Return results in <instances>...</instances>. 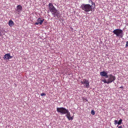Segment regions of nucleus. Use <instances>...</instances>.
<instances>
[{"instance_id":"obj_1","label":"nucleus","mask_w":128,"mask_h":128,"mask_svg":"<svg viewBox=\"0 0 128 128\" xmlns=\"http://www.w3.org/2000/svg\"><path fill=\"white\" fill-rule=\"evenodd\" d=\"M48 6L49 10L51 12L52 15L54 17L56 16L58 17L60 14L59 11L53 6V4L49 3Z\"/></svg>"},{"instance_id":"obj_2","label":"nucleus","mask_w":128,"mask_h":128,"mask_svg":"<svg viewBox=\"0 0 128 128\" xmlns=\"http://www.w3.org/2000/svg\"><path fill=\"white\" fill-rule=\"evenodd\" d=\"M81 8L86 12H88L90 11H94V8L92 9L91 6L89 4H83L80 6Z\"/></svg>"},{"instance_id":"obj_3","label":"nucleus","mask_w":128,"mask_h":128,"mask_svg":"<svg viewBox=\"0 0 128 128\" xmlns=\"http://www.w3.org/2000/svg\"><path fill=\"white\" fill-rule=\"evenodd\" d=\"M112 32L116 35L117 37L119 38H122L124 35L123 31L120 29H115Z\"/></svg>"},{"instance_id":"obj_4","label":"nucleus","mask_w":128,"mask_h":128,"mask_svg":"<svg viewBox=\"0 0 128 128\" xmlns=\"http://www.w3.org/2000/svg\"><path fill=\"white\" fill-rule=\"evenodd\" d=\"M68 109L63 107L58 108L56 110L58 113H60L61 115L66 114Z\"/></svg>"},{"instance_id":"obj_5","label":"nucleus","mask_w":128,"mask_h":128,"mask_svg":"<svg viewBox=\"0 0 128 128\" xmlns=\"http://www.w3.org/2000/svg\"><path fill=\"white\" fill-rule=\"evenodd\" d=\"M108 79H107L109 84L114 82L116 80V78L115 76L112 74H110L108 76Z\"/></svg>"},{"instance_id":"obj_6","label":"nucleus","mask_w":128,"mask_h":128,"mask_svg":"<svg viewBox=\"0 0 128 128\" xmlns=\"http://www.w3.org/2000/svg\"><path fill=\"white\" fill-rule=\"evenodd\" d=\"M81 82L86 88H89L90 86L89 82L88 80L85 79H83L82 81H81Z\"/></svg>"},{"instance_id":"obj_7","label":"nucleus","mask_w":128,"mask_h":128,"mask_svg":"<svg viewBox=\"0 0 128 128\" xmlns=\"http://www.w3.org/2000/svg\"><path fill=\"white\" fill-rule=\"evenodd\" d=\"M45 20L42 18H40L37 20V22L35 23V24L41 25L42 24L43 22H44Z\"/></svg>"},{"instance_id":"obj_8","label":"nucleus","mask_w":128,"mask_h":128,"mask_svg":"<svg viewBox=\"0 0 128 128\" xmlns=\"http://www.w3.org/2000/svg\"><path fill=\"white\" fill-rule=\"evenodd\" d=\"M22 6L20 5H19L17 6L16 9H15L16 11H15V12H16L15 13H17V12L18 14H20V12L22 11Z\"/></svg>"},{"instance_id":"obj_9","label":"nucleus","mask_w":128,"mask_h":128,"mask_svg":"<svg viewBox=\"0 0 128 128\" xmlns=\"http://www.w3.org/2000/svg\"><path fill=\"white\" fill-rule=\"evenodd\" d=\"M108 72L107 71H103L100 72V74L101 76L104 77L106 78L108 77V75L107 74Z\"/></svg>"},{"instance_id":"obj_10","label":"nucleus","mask_w":128,"mask_h":128,"mask_svg":"<svg viewBox=\"0 0 128 128\" xmlns=\"http://www.w3.org/2000/svg\"><path fill=\"white\" fill-rule=\"evenodd\" d=\"M10 53L6 54L4 56L3 58L5 60H9L12 58V56L10 55Z\"/></svg>"},{"instance_id":"obj_11","label":"nucleus","mask_w":128,"mask_h":128,"mask_svg":"<svg viewBox=\"0 0 128 128\" xmlns=\"http://www.w3.org/2000/svg\"><path fill=\"white\" fill-rule=\"evenodd\" d=\"M14 23L13 22L12 20H10L8 22L9 25L10 26L12 27L14 25Z\"/></svg>"},{"instance_id":"obj_12","label":"nucleus","mask_w":128,"mask_h":128,"mask_svg":"<svg viewBox=\"0 0 128 128\" xmlns=\"http://www.w3.org/2000/svg\"><path fill=\"white\" fill-rule=\"evenodd\" d=\"M101 81H102V82H104V83H106L107 84H109L107 80H106V79H103L101 80Z\"/></svg>"},{"instance_id":"obj_13","label":"nucleus","mask_w":128,"mask_h":128,"mask_svg":"<svg viewBox=\"0 0 128 128\" xmlns=\"http://www.w3.org/2000/svg\"><path fill=\"white\" fill-rule=\"evenodd\" d=\"M67 112H66V116L67 118H69V116H70V112H69L68 110V111H67Z\"/></svg>"},{"instance_id":"obj_14","label":"nucleus","mask_w":128,"mask_h":128,"mask_svg":"<svg viewBox=\"0 0 128 128\" xmlns=\"http://www.w3.org/2000/svg\"><path fill=\"white\" fill-rule=\"evenodd\" d=\"M88 2L89 3H91V4L90 5V6H92L93 5H94V6H95V3H94L93 4V2H92V0H89Z\"/></svg>"},{"instance_id":"obj_15","label":"nucleus","mask_w":128,"mask_h":128,"mask_svg":"<svg viewBox=\"0 0 128 128\" xmlns=\"http://www.w3.org/2000/svg\"><path fill=\"white\" fill-rule=\"evenodd\" d=\"M122 119H120L119 121L118 122V125H120V124L122 122Z\"/></svg>"},{"instance_id":"obj_16","label":"nucleus","mask_w":128,"mask_h":128,"mask_svg":"<svg viewBox=\"0 0 128 128\" xmlns=\"http://www.w3.org/2000/svg\"><path fill=\"white\" fill-rule=\"evenodd\" d=\"M91 113L92 115H94L95 114L94 111L93 110H92Z\"/></svg>"},{"instance_id":"obj_17","label":"nucleus","mask_w":128,"mask_h":128,"mask_svg":"<svg viewBox=\"0 0 128 128\" xmlns=\"http://www.w3.org/2000/svg\"><path fill=\"white\" fill-rule=\"evenodd\" d=\"M68 118L69 120H72L73 119L72 117L70 115V116L69 117V118Z\"/></svg>"},{"instance_id":"obj_18","label":"nucleus","mask_w":128,"mask_h":128,"mask_svg":"<svg viewBox=\"0 0 128 128\" xmlns=\"http://www.w3.org/2000/svg\"><path fill=\"white\" fill-rule=\"evenodd\" d=\"M114 124L116 125L117 124H118V121L117 120H115L114 121Z\"/></svg>"},{"instance_id":"obj_19","label":"nucleus","mask_w":128,"mask_h":128,"mask_svg":"<svg viewBox=\"0 0 128 128\" xmlns=\"http://www.w3.org/2000/svg\"><path fill=\"white\" fill-rule=\"evenodd\" d=\"M46 95V94L44 93H42L41 94V95L42 96H45Z\"/></svg>"},{"instance_id":"obj_20","label":"nucleus","mask_w":128,"mask_h":128,"mask_svg":"<svg viewBox=\"0 0 128 128\" xmlns=\"http://www.w3.org/2000/svg\"><path fill=\"white\" fill-rule=\"evenodd\" d=\"M128 46V41L126 42V45L125 47L127 48Z\"/></svg>"},{"instance_id":"obj_21","label":"nucleus","mask_w":128,"mask_h":128,"mask_svg":"<svg viewBox=\"0 0 128 128\" xmlns=\"http://www.w3.org/2000/svg\"><path fill=\"white\" fill-rule=\"evenodd\" d=\"M118 128H122V126H119Z\"/></svg>"},{"instance_id":"obj_22","label":"nucleus","mask_w":128,"mask_h":128,"mask_svg":"<svg viewBox=\"0 0 128 128\" xmlns=\"http://www.w3.org/2000/svg\"><path fill=\"white\" fill-rule=\"evenodd\" d=\"M118 126H117V127H118Z\"/></svg>"}]
</instances>
